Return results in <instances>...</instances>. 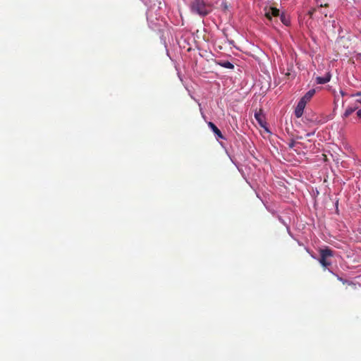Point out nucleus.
I'll list each match as a JSON object with an SVG mask.
<instances>
[{
  "mask_svg": "<svg viewBox=\"0 0 361 361\" xmlns=\"http://www.w3.org/2000/svg\"><path fill=\"white\" fill-rule=\"evenodd\" d=\"M330 78L329 74L326 76H317L316 78L317 84H326L329 82Z\"/></svg>",
  "mask_w": 361,
  "mask_h": 361,
  "instance_id": "0eeeda50",
  "label": "nucleus"
},
{
  "mask_svg": "<svg viewBox=\"0 0 361 361\" xmlns=\"http://www.w3.org/2000/svg\"><path fill=\"white\" fill-rule=\"evenodd\" d=\"M221 6L224 7V8H226V5L225 4H221Z\"/></svg>",
  "mask_w": 361,
  "mask_h": 361,
  "instance_id": "412c9836",
  "label": "nucleus"
},
{
  "mask_svg": "<svg viewBox=\"0 0 361 361\" xmlns=\"http://www.w3.org/2000/svg\"><path fill=\"white\" fill-rule=\"evenodd\" d=\"M236 70H237V71H238V73H237V75H238V76H239V77H237V76H235V77H234L233 83H235V80H237V82H240V78H241V76H240V73L241 72V71H240V67L239 66H237V68H236Z\"/></svg>",
  "mask_w": 361,
  "mask_h": 361,
  "instance_id": "9b49d317",
  "label": "nucleus"
},
{
  "mask_svg": "<svg viewBox=\"0 0 361 361\" xmlns=\"http://www.w3.org/2000/svg\"><path fill=\"white\" fill-rule=\"evenodd\" d=\"M221 65L223 66L224 67H226V62L224 63H221Z\"/></svg>",
  "mask_w": 361,
  "mask_h": 361,
  "instance_id": "aec40b11",
  "label": "nucleus"
},
{
  "mask_svg": "<svg viewBox=\"0 0 361 361\" xmlns=\"http://www.w3.org/2000/svg\"><path fill=\"white\" fill-rule=\"evenodd\" d=\"M227 69L233 70L234 69L233 63H230L229 61H227Z\"/></svg>",
  "mask_w": 361,
  "mask_h": 361,
  "instance_id": "f8f14e48",
  "label": "nucleus"
},
{
  "mask_svg": "<svg viewBox=\"0 0 361 361\" xmlns=\"http://www.w3.org/2000/svg\"><path fill=\"white\" fill-rule=\"evenodd\" d=\"M314 89H310L309 91H307L305 95L301 97L300 100L307 103L310 100V99H312L314 97Z\"/></svg>",
  "mask_w": 361,
  "mask_h": 361,
  "instance_id": "423d86ee",
  "label": "nucleus"
},
{
  "mask_svg": "<svg viewBox=\"0 0 361 361\" xmlns=\"http://www.w3.org/2000/svg\"><path fill=\"white\" fill-rule=\"evenodd\" d=\"M306 102L304 101H301L300 99L298 106L296 107V109H295V116L300 118L302 116V114L304 113V110L306 106Z\"/></svg>",
  "mask_w": 361,
  "mask_h": 361,
  "instance_id": "20e7f679",
  "label": "nucleus"
},
{
  "mask_svg": "<svg viewBox=\"0 0 361 361\" xmlns=\"http://www.w3.org/2000/svg\"><path fill=\"white\" fill-rule=\"evenodd\" d=\"M229 44H233V41H230V42H229Z\"/></svg>",
  "mask_w": 361,
  "mask_h": 361,
  "instance_id": "4be33fe9",
  "label": "nucleus"
},
{
  "mask_svg": "<svg viewBox=\"0 0 361 361\" xmlns=\"http://www.w3.org/2000/svg\"><path fill=\"white\" fill-rule=\"evenodd\" d=\"M265 17L269 20H271L272 17L280 16V11L275 7H270L269 10L265 11Z\"/></svg>",
  "mask_w": 361,
  "mask_h": 361,
  "instance_id": "7ed1b4c3",
  "label": "nucleus"
},
{
  "mask_svg": "<svg viewBox=\"0 0 361 361\" xmlns=\"http://www.w3.org/2000/svg\"><path fill=\"white\" fill-rule=\"evenodd\" d=\"M314 132H312V133H308L307 134V135H306V136H307V137L312 136V135H314Z\"/></svg>",
  "mask_w": 361,
  "mask_h": 361,
  "instance_id": "f3484780",
  "label": "nucleus"
},
{
  "mask_svg": "<svg viewBox=\"0 0 361 361\" xmlns=\"http://www.w3.org/2000/svg\"><path fill=\"white\" fill-rule=\"evenodd\" d=\"M209 126L211 128V129L213 130L215 135H216L219 137L223 138L224 135L221 134L220 130L217 128L216 126H215L212 123H209Z\"/></svg>",
  "mask_w": 361,
  "mask_h": 361,
  "instance_id": "6e6552de",
  "label": "nucleus"
},
{
  "mask_svg": "<svg viewBox=\"0 0 361 361\" xmlns=\"http://www.w3.org/2000/svg\"><path fill=\"white\" fill-rule=\"evenodd\" d=\"M281 21L286 25H288L290 24V20L286 17L284 14H282L280 16Z\"/></svg>",
  "mask_w": 361,
  "mask_h": 361,
  "instance_id": "9d476101",
  "label": "nucleus"
},
{
  "mask_svg": "<svg viewBox=\"0 0 361 361\" xmlns=\"http://www.w3.org/2000/svg\"><path fill=\"white\" fill-rule=\"evenodd\" d=\"M255 117L257 123H259L260 126L265 128L266 122L264 121V116L262 113L261 110L255 112Z\"/></svg>",
  "mask_w": 361,
  "mask_h": 361,
  "instance_id": "39448f33",
  "label": "nucleus"
},
{
  "mask_svg": "<svg viewBox=\"0 0 361 361\" xmlns=\"http://www.w3.org/2000/svg\"><path fill=\"white\" fill-rule=\"evenodd\" d=\"M190 9L192 13L200 16H205L212 11L211 5L207 4L204 0H193L190 4Z\"/></svg>",
  "mask_w": 361,
  "mask_h": 361,
  "instance_id": "f257e3e1",
  "label": "nucleus"
},
{
  "mask_svg": "<svg viewBox=\"0 0 361 361\" xmlns=\"http://www.w3.org/2000/svg\"><path fill=\"white\" fill-rule=\"evenodd\" d=\"M337 279H338V281H342L343 283L345 282V281L341 277H340L338 276H337Z\"/></svg>",
  "mask_w": 361,
  "mask_h": 361,
  "instance_id": "dca6fc26",
  "label": "nucleus"
},
{
  "mask_svg": "<svg viewBox=\"0 0 361 361\" xmlns=\"http://www.w3.org/2000/svg\"><path fill=\"white\" fill-rule=\"evenodd\" d=\"M352 97H361V92H357L356 94H353Z\"/></svg>",
  "mask_w": 361,
  "mask_h": 361,
  "instance_id": "2eb2a0df",
  "label": "nucleus"
},
{
  "mask_svg": "<svg viewBox=\"0 0 361 361\" xmlns=\"http://www.w3.org/2000/svg\"><path fill=\"white\" fill-rule=\"evenodd\" d=\"M357 102L361 104V98L357 99Z\"/></svg>",
  "mask_w": 361,
  "mask_h": 361,
  "instance_id": "6ab92c4d",
  "label": "nucleus"
},
{
  "mask_svg": "<svg viewBox=\"0 0 361 361\" xmlns=\"http://www.w3.org/2000/svg\"><path fill=\"white\" fill-rule=\"evenodd\" d=\"M314 11H309V13H309L310 16H312V15H313V12H314Z\"/></svg>",
  "mask_w": 361,
  "mask_h": 361,
  "instance_id": "a211bd4d",
  "label": "nucleus"
},
{
  "mask_svg": "<svg viewBox=\"0 0 361 361\" xmlns=\"http://www.w3.org/2000/svg\"><path fill=\"white\" fill-rule=\"evenodd\" d=\"M230 79L233 80V76H228Z\"/></svg>",
  "mask_w": 361,
  "mask_h": 361,
  "instance_id": "5701e85b",
  "label": "nucleus"
},
{
  "mask_svg": "<svg viewBox=\"0 0 361 361\" xmlns=\"http://www.w3.org/2000/svg\"><path fill=\"white\" fill-rule=\"evenodd\" d=\"M320 258L319 262L324 269H328L331 265V257L334 255V251L328 247L320 249L319 250Z\"/></svg>",
  "mask_w": 361,
  "mask_h": 361,
  "instance_id": "f03ea898",
  "label": "nucleus"
},
{
  "mask_svg": "<svg viewBox=\"0 0 361 361\" xmlns=\"http://www.w3.org/2000/svg\"><path fill=\"white\" fill-rule=\"evenodd\" d=\"M357 116L361 119V109L357 110Z\"/></svg>",
  "mask_w": 361,
  "mask_h": 361,
  "instance_id": "4468645a",
  "label": "nucleus"
},
{
  "mask_svg": "<svg viewBox=\"0 0 361 361\" xmlns=\"http://www.w3.org/2000/svg\"><path fill=\"white\" fill-rule=\"evenodd\" d=\"M295 141L294 140H291V142L289 143V147L290 149H293L295 146Z\"/></svg>",
  "mask_w": 361,
  "mask_h": 361,
  "instance_id": "ddd939ff",
  "label": "nucleus"
},
{
  "mask_svg": "<svg viewBox=\"0 0 361 361\" xmlns=\"http://www.w3.org/2000/svg\"><path fill=\"white\" fill-rule=\"evenodd\" d=\"M357 109L356 107H348L346 108V109L344 111V114H343V118H347L350 115H351L353 114V112L355 111Z\"/></svg>",
  "mask_w": 361,
  "mask_h": 361,
  "instance_id": "1a4fd4ad",
  "label": "nucleus"
}]
</instances>
